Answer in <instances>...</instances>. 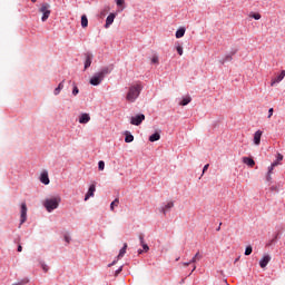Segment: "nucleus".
Here are the masks:
<instances>
[{
	"label": "nucleus",
	"mask_w": 285,
	"mask_h": 285,
	"mask_svg": "<svg viewBox=\"0 0 285 285\" xmlns=\"http://www.w3.org/2000/svg\"><path fill=\"white\" fill-rule=\"evenodd\" d=\"M112 70H114L112 65L101 68V70L94 73V76L89 80V83L91 86H99L101 83V81H104V79H106V75H110V72H112Z\"/></svg>",
	"instance_id": "1"
},
{
	"label": "nucleus",
	"mask_w": 285,
	"mask_h": 285,
	"mask_svg": "<svg viewBox=\"0 0 285 285\" xmlns=\"http://www.w3.org/2000/svg\"><path fill=\"white\" fill-rule=\"evenodd\" d=\"M141 90H144V86L141 85V82H136L131 85L128 89L126 100L129 101V104H135V101L139 99Z\"/></svg>",
	"instance_id": "2"
},
{
	"label": "nucleus",
	"mask_w": 285,
	"mask_h": 285,
	"mask_svg": "<svg viewBox=\"0 0 285 285\" xmlns=\"http://www.w3.org/2000/svg\"><path fill=\"white\" fill-rule=\"evenodd\" d=\"M60 204H61V197L56 196V197L45 199L42 205L46 208L47 213H52V210H57V208H59Z\"/></svg>",
	"instance_id": "3"
},
{
	"label": "nucleus",
	"mask_w": 285,
	"mask_h": 285,
	"mask_svg": "<svg viewBox=\"0 0 285 285\" xmlns=\"http://www.w3.org/2000/svg\"><path fill=\"white\" fill-rule=\"evenodd\" d=\"M38 12H40L42 14L41 17V21L42 22H46L48 21V19H50V14H51V11H50V3L48 2H43L40 8L38 9Z\"/></svg>",
	"instance_id": "4"
},
{
	"label": "nucleus",
	"mask_w": 285,
	"mask_h": 285,
	"mask_svg": "<svg viewBox=\"0 0 285 285\" xmlns=\"http://www.w3.org/2000/svg\"><path fill=\"white\" fill-rule=\"evenodd\" d=\"M27 220H28V206L26 205V203H22L21 209H20V226L22 224H26Z\"/></svg>",
	"instance_id": "5"
},
{
	"label": "nucleus",
	"mask_w": 285,
	"mask_h": 285,
	"mask_svg": "<svg viewBox=\"0 0 285 285\" xmlns=\"http://www.w3.org/2000/svg\"><path fill=\"white\" fill-rule=\"evenodd\" d=\"M146 119L144 114L136 115L131 117L130 124L131 126H141V122Z\"/></svg>",
	"instance_id": "6"
},
{
	"label": "nucleus",
	"mask_w": 285,
	"mask_h": 285,
	"mask_svg": "<svg viewBox=\"0 0 285 285\" xmlns=\"http://www.w3.org/2000/svg\"><path fill=\"white\" fill-rule=\"evenodd\" d=\"M139 240H140V246H142V249H138V255H141L142 253H148V250H150V247L144 240V235H139Z\"/></svg>",
	"instance_id": "7"
},
{
	"label": "nucleus",
	"mask_w": 285,
	"mask_h": 285,
	"mask_svg": "<svg viewBox=\"0 0 285 285\" xmlns=\"http://www.w3.org/2000/svg\"><path fill=\"white\" fill-rule=\"evenodd\" d=\"M96 190H97V186L95 184L90 185L87 194L85 195V202H88L90 197H95Z\"/></svg>",
	"instance_id": "8"
},
{
	"label": "nucleus",
	"mask_w": 285,
	"mask_h": 285,
	"mask_svg": "<svg viewBox=\"0 0 285 285\" xmlns=\"http://www.w3.org/2000/svg\"><path fill=\"white\" fill-rule=\"evenodd\" d=\"M94 56L90 52L85 53V70H88L92 66Z\"/></svg>",
	"instance_id": "9"
},
{
	"label": "nucleus",
	"mask_w": 285,
	"mask_h": 285,
	"mask_svg": "<svg viewBox=\"0 0 285 285\" xmlns=\"http://www.w3.org/2000/svg\"><path fill=\"white\" fill-rule=\"evenodd\" d=\"M284 77H285V70H282L277 77L272 79L271 86H276V83H279L281 81L284 80Z\"/></svg>",
	"instance_id": "10"
},
{
	"label": "nucleus",
	"mask_w": 285,
	"mask_h": 285,
	"mask_svg": "<svg viewBox=\"0 0 285 285\" xmlns=\"http://www.w3.org/2000/svg\"><path fill=\"white\" fill-rule=\"evenodd\" d=\"M271 262V255L266 254L263 256V258L259 261L261 268H266Z\"/></svg>",
	"instance_id": "11"
},
{
	"label": "nucleus",
	"mask_w": 285,
	"mask_h": 285,
	"mask_svg": "<svg viewBox=\"0 0 285 285\" xmlns=\"http://www.w3.org/2000/svg\"><path fill=\"white\" fill-rule=\"evenodd\" d=\"M264 132L262 130H257L255 134H254V144L255 146H259V144H262V135Z\"/></svg>",
	"instance_id": "12"
},
{
	"label": "nucleus",
	"mask_w": 285,
	"mask_h": 285,
	"mask_svg": "<svg viewBox=\"0 0 285 285\" xmlns=\"http://www.w3.org/2000/svg\"><path fill=\"white\" fill-rule=\"evenodd\" d=\"M117 17V14L115 13H110L107 19H106V23H105V28H110L111 23H115V18Z\"/></svg>",
	"instance_id": "13"
},
{
	"label": "nucleus",
	"mask_w": 285,
	"mask_h": 285,
	"mask_svg": "<svg viewBox=\"0 0 285 285\" xmlns=\"http://www.w3.org/2000/svg\"><path fill=\"white\" fill-rule=\"evenodd\" d=\"M40 181H41V184H45V186H48V184H50V178L48 177V171H43L40 175Z\"/></svg>",
	"instance_id": "14"
},
{
	"label": "nucleus",
	"mask_w": 285,
	"mask_h": 285,
	"mask_svg": "<svg viewBox=\"0 0 285 285\" xmlns=\"http://www.w3.org/2000/svg\"><path fill=\"white\" fill-rule=\"evenodd\" d=\"M90 121V114H81L79 116V124H88Z\"/></svg>",
	"instance_id": "15"
},
{
	"label": "nucleus",
	"mask_w": 285,
	"mask_h": 285,
	"mask_svg": "<svg viewBox=\"0 0 285 285\" xmlns=\"http://www.w3.org/2000/svg\"><path fill=\"white\" fill-rule=\"evenodd\" d=\"M174 206H175V203L169 202V203H167L165 206H163V207L160 208V213H163L164 215H166V213H168V210H170V208H174Z\"/></svg>",
	"instance_id": "16"
},
{
	"label": "nucleus",
	"mask_w": 285,
	"mask_h": 285,
	"mask_svg": "<svg viewBox=\"0 0 285 285\" xmlns=\"http://www.w3.org/2000/svg\"><path fill=\"white\" fill-rule=\"evenodd\" d=\"M132 141H135V136L130 131H125V142L132 144Z\"/></svg>",
	"instance_id": "17"
},
{
	"label": "nucleus",
	"mask_w": 285,
	"mask_h": 285,
	"mask_svg": "<svg viewBox=\"0 0 285 285\" xmlns=\"http://www.w3.org/2000/svg\"><path fill=\"white\" fill-rule=\"evenodd\" d=\"M243 164H246V166L253 168V166H255V160L250 157H243Z\"/></svg>",
	"instance_id": "18"
},
{
	"label": "nucleus",
	"mask_w": 285,
	"mask_h": 285,
	"mask_svg": "<svg viewBox=\"0 0 285 285\" xmlns=\"http://www.w3.org/2000/svg\"><path fill=\"white\" fill-rule=\"evenodd\" d=\"M193 101V98L190 96H186L181 99L179 102V106H188Z\"/></svg>",
	"instance_id": "19"
},
{
	"label": "nucleus",
	"mask_w": 285,
	"mask_h": 285,
	"mask_svg": "<svg viewBox=\"0 0 285 285\" xmlns=\"http://www.w3.org/2000/svg\"><path fill=\"white\" fill-rule=\"evenodd\" d=\"M128 248V244L125 243L122 248L119 250V254L117 256V259H121V257H124V255H126V249Z\"/></svg>",
	"instance_id": "20"
},
{
	"label": "nucleus",
	"mask_w": 285,
	"mask_h": 285,
	"mask_svg": "<svg viewBox=\"0 0 285 285\" xmlns=\"http://www.w3.org/2000/svg\"><path fill=\"white\" fill-rule=\"evenodd\" d=\"M186 35V28H179L176 31V39H181V37H184Z\"/></svg>",
	"instance_id": "21"
},
{
	"label": "nucleus",
	"mask_w": 285,
	"mask_h": 285,
	"mask_svg": "<svg viewBox=\"0 0 285 285\" xmlns=\"http://www.w3.org/2000/svg\"><path fill=\"white\" fill-rule=\"evenodd\" d=\"M66 80H62L58 87L53 90V95L57 97V95H59L61 92V90H63V83Z\"/></svg>",
	"instance_id": "22"
},
{
	"label": "nucleus",
	"mask_w": 285,
	"mask_h": 285,
	"mask_svg": "<svg viewBox=\"0 0 285 285\" xmlns=\"http://www.w3.org/2000/svg\"><path fill=\"white\" fill-rule=\"evenodd\" d=\"M202 254L197 252L195 256L189 261V264H196L197 262H199V259H202Z\"/></svg>",
	"instance_id": "23"
},
{
	"label": "nucleus",
	"mask_w": 285,
	"mask_h": 285,
	"mask_svg": "<svg viewBox=\"0 0 285 285\" xmlns=\"http://www.w3.org/2000/svg\"><path fill=\"white\" fill-rule=\"evenodd\" d=\"M159 139H161V135H159V132H155L149 137V141L151 142L159 141Z\"/></svg>",
	"instance_id": "24"
},
{
	"label": "nucleus",
	"mask_w": 285,
	"mask_h": 285,
	"mask_svg": "<svg viewBox=\"0 0 285 285\" xmlns=\"http://www.w3.org/2000/svg\"><path fill=\"white\" fill-rule=\"evenodd\" d=\"M81 27L88 28V17L86 14L81 16Z\"/></svg>",
	"instance_id": "25"
},
{
	"label": "nucleus",
	"mask_w": 285,
	"mask_h": 285,
	"mask_svg": "<svg viewBox=\"0 0 285 285\" xmlns=\"http://www.w3.org/2000/svg\"><path fill=\"white\" fill-rule=\"evenodd\" d=\"M116 6L124 10V8H126V0H116Z\"/></svg>",
	"instance_id": "26"
},
{
	"label": "nucleus",
	"mask_w": 285,
	"mask_h": 285,
	"mask_svg": "<svg viewBox=\"0 0 285 285\" xmlns=\"http://www.w3.org/2000/svg\"><path fill=\"white\" fill-rule=\"evenodd\" d=\"M40 266H41L43 273H48V271H50V267H48V265L43 261H40Z\"/></svg>",
	"instance_id": "27"
},
{
	"label": "nucleus",
	"mask_w": 285,
	"mask_h": 285,
	"mask_svg": "<svg viewBox=\"0 0 285 285\" xmlns=\"http://www.w3.org/2000/svg\"><path fill=\"white\" fill-rule=\"evenodd\" d=\"M249 17L252 18V19H255V21H259V19H262V14H259V13H249Z\"/></svg>",
	"instance_id": "28"
},
{
	"label": "nucleus",
	"mask_w": 285,
	"mask_h": 285,
	"mask_svg": "<svg viewBox=\"0 0 285 285\" xmlns=\"http://www.w3.org/2000/svg\"><path fill=\"white\" fill-rule=\"evenodd\" d=\"M72 87H73V89H72V95H73V97H77V95H79V87H77V83H72Z\"/></svg>",
	"instance_id": "29"
},
{
	"label": "nucleus",
	"mask_w": 285,
	"mask_h": 285,
	"mask_svg": "<svg viewBox=\"0 0 285 285\" xmlns=\"http://www.w3.org/2000/svg\"><path fill=\"white\" fill-rule=\"evenodd\" d=\"M115 206H119V198H116L114 202L110 204V210H115Z\"/></svg>",
	"instance_id": "30"
},
{
	"label": "nucleus",
	"mask_w": 285,
	"mask_h": 285,
	"mask_svg": "<svg viewBox=\"0 0 285 285\" xmlns=\"http://www.w3.org/2000/svg\"><path fill=\"white\" fill-rule=\"evenodd\" d=\"M176 50H177V52L180 57H181V55H184V47H181V45L177 43L176 45Z\"/></svg>",
	"instance_id": "31"
},
{
	"label": "nucleus",
	"mask_w": 285,
	"mask_h": 285,
	"mask_svg": "<svg viewBox=\"0 0 285 285\" xmlns=\"http://www.w3.org/2000/svg\"><path fill=\"white\" fill-rule=\"evenodd\" d=\"M253 254V246L248 245L246 248H245V255L248 256V255H252Z\"/></svg>",
	"instance_id": "32"
},
{
	"label": "nucleus",
	"mask_w": 285,
	"mask_h": 285,
	"mask_svg": "<svg viewBox=\"0 0 285 285\" xmlns=\"http://www.w3.org/2000/svg\"><path fill=\"white\" fill-rule=\"evenodd\" d=\"M151 63H159V56L154 55V56L151 57Z\"/></svg>",
	"instance_id": "33"
},
{
	"label": "nucleus",
	"mask_w": 285,
	"mask_h": 285,
	"mask_svg": "<svg viewBox=\"0 0 285 285\" xmlns=\"http://www.w3.org/2000/svg\"><path fill=\"white\" fill-rule=\"evenodd\" d=\"M98 168H99V170H104V168H106V163H104V160H100L98 163Z\"/></svg>",
	"instance_id": "34"
},
{
	"label": "nucleus",
	"mask_w": 285,
	"mask_h": 285,
	"mask_svg": "<svg viewBox=\"0 0 285 285\" xmlns=\"http://www.w3.org/2000/svg\"><path fill=\"white\" fill-rule=\"evenodd\" d=\"M275 166H277V163H273V164L268 167V173H267V174L271 175V174L273 173Z\"/></svg>",
	"instance_id": "35"
},
{
	"label": "nucleus",
	"mask_w": 285,
	"mask_h": 285,
	"mask_svg": "<svg viewBox=\"0 0 285 285\" xmlns=\"http://www.w3.org/2000/svg\"><path fill=\"white\" fill-rule=\"evenodd\" d=\"M226 61H233V56L227 55L225 59L222 61V63H226Z\"/></svg>",
	"instance_id": "36"
},
{
	"label": "nucleus",
	"mask_w": 285,
	"mask_h": 285,
	"mask_svg": "<svg viewBox=\"0 0 285 285\" xmlns=\"http://www.w3.org/2000/svg\"><path fill=\"white\" fill-rule=\"evenodd\" d=\"M209 167H210L209 164L205 165L204 168H203V174L202 175H204L206 173V170H208Z\"/></svg>",
	"instance_id": "37"
},
{
	"label": "nucleus",
	"mask_w": 285,
	"mask_h": 285,
	"mask_svg": "<svg viewBox=\"0 0 285 285\" xmlns=\"http://www.w3.org/2000/svg\"><path fill=\"white\" fill-rule=\"evenodd\" d=\"M273 112H274V110H273V108H269V110H268V119H271V117H273Z\"/></svg>",
	"instance_id": "38"
},
{
	"label": "nucleus",
	"mask_w": 285,
	"mask_h": 285,
	"mask_svg": "<svg viewBox=\"0 0 285 285\" xmlns=\"http://www.w3.org/2000/svg\"><path fill=\"white\" fill-rule=\"evenodd\" d=\"M70 237L68 236V235H65V242L67 243V244H70Z\"/></svg>",
	"instance_id": "39"
},
{
	"label": "nucleus",
	"mask_w": 285,
	"mask_h": 285,
	"mask_svg": "<svg viewBox=\"0 0 285 285\" xmlns=\"http://www.w3.org/2000/svg\"><path fill=\"white\" fill-rule=\"evenodd\" d=\"M121 271H124V266H120V267L116 271V275H119V273H121Z\"/></svg>",
	"instance_id": "40"
},
{
	"label": "nucleus",
	"mask_w": 285,
	"mask_h": 285,
	"mask_svg": "<svg viewBox=\"0 0 285 285\" xmlns=\"http://www.w3.org/2000/svg\"><path fill=\"white\" fill-rule=\"evenodd\" d=\"M115 264H117V261H114L112 263H110V264L108 265V267L110 268V267L115 266Z\"/></svg>",
	"instance_id": "41"
},
{
	"label": "nucleus",
	"mask_w": 285,
	"mask_h": 285,
	"mask_svg": "<svg viewBox=\"0 0 285 285\" xmlns=\"http://www.w3.org/2000/svg\"><path fill=\"white\" fill-rule=\"evenodd\" d=\"M282 159H284V156H282V154H278V161H282Z\"/></svg>",
	"instance_id": "42"
},
{
	"label": "nucleus",
	"mask_w": 285,
	"mask_h": 285,
	"mask_svg": "<svg viewBox=\"0 0 285 285\" xmlns=\"http://www.w3.org/2000/svg\"><path fill=\"white\" fill-rule=\"evenodd\" d=\"M23 250V247L21 245L18 246V253H21Z\"/></svg>",
	"instance_id": "43"
},
{
	"label": "nucleus",
	"mask_w": 285,
	"mask_h": 285,
	"mask_svg": "<svg viewBox=\"0 0 285 285\" xmlns=\"http://www.w3.org/2000/svg\"><path fill=\"white\" fill-rule=\"evenodd\" d=\"M266 179H267V181H271V179H272L271 174H267Z\"/></svg>",
	"instance_id": "44"
},
{
	"label": "nucleus",
	"mask_w": 285,
	"mask_h": 285,
	"mask_svg": "<svg viewBox=\"0 0 285 285\" xmlns=\"http://www.w3.org/2000/svg\"><path fill=\"white\" fill-rule=\"evenodd\" d=\"M190 264H193V263H190V262L183 263V266H190Z\"/></svg>",
	"instance_id": "45"
},
{
	"label": "nucleus",
	"mask_w": 285,
	"mask_h": 285,
	"mask_svg": "<svg viewBox=\"0 0 285 285\" xmlns=\"http://www.w3.org/2000/svg\"><path fill=\"white\" fill-rule=\"evenodd\" d=\"M195 271H197V266L193 267L191 273H195Z\"/></svg>",
	"instance_id": "46"
},
{
	"label": "nucleus",
	"mask_w": 285,
	"mask_h": 285,
	"mask_svg": "<svg viewBox=\"0 0 285 285\" xmlns=\"http://www.w3.org/2000/svg\"><path fill=\"white\" fill-rule=\"evenodd\" d=\"M216 230H222V223L219 224V226Z\"/></svg>",
	"instance_id": "47"
},
{
	"label": "nucleus",
	"mask_w": 285,
	"mask_h": 285,
	"mask_svg": "<svg viewBox=\"0 0 285 285\" xmlns=\"http://www.w3.org/2000/svg\"><path fill=\"white\" fill-rule=\"evenodd\" d=\"M275 239H277V235H276V236H274V239H273L272 242H275Z\"/></svg>",
	"instance_id": "48"
},
{
	"label": "nucleus",
	"mask_w": 285,
	"mask_h": 285,
	"mask_svg": "<svg viewBox=\"0 0 285 285\" xmlns=\"http://www.w3.org/2000/svg\"><path fill=\"white\" fill-rule=\"evenodd\" d=\"M32 3H37V0H31Z\"/></svg>",
	"instance_id": "49"
},
{
	"label": "nucleus",
	"mask_w": 285,
	"mask_h": 285,
	"mask_svg": "<svg viewBox=\"0 0 285 285\" xmlns=\"http://www.w3.org/2000/svg\"><path fill=\"white\" fill-rule=\"evenodd\" d=\"M237 52V50L233 51L232 55H235Z\"/></svg>",
	"instance_id": "50"
},
{
	"label": "nucleus",
	"mask_w": 285,
	"mask_h": 285,
	"mask_svg": "<svg viewBox=\"0 0 285 285\" xmlns=\"http://www.w3.org/2000/svg\"><path fill=\"white\" fill-rule=\"evenodd\" d=\"M176 262H179V257H178V258H176Z\"/></svg>",
	"instance_id": "51"
},
{
	"label": "nucleus",
	"mask_w": 285,
	"mask_h": 285,
	"mask_svg": "<svg viewBox=\"0 0 285 285\" xmlns=\"http://www.w3.org/2000/svg\"><path fill=\"white\" fill-rule=\"evenodd\" d=\"M239 261V258H236V261L235 262H238Z\"/></svg>",
	"instance_id": "52"
}]
</instances>
